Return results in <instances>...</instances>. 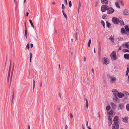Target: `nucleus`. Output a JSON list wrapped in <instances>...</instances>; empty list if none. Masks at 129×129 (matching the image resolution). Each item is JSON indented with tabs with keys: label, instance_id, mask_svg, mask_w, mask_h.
<instances>
[{
	"label": "nucleus",
	"instance_id": "1",
	"mask_svg": "<svg viewBox=\"0 0 129 129\" xmlns=\"http://www.w3.org/2000/svg\"><path fill=\"white\" fill-rule=\"evenodd\" d=\"M112 92L115 97L117 98H121L124 96V94L119 92L117 90L114 89L112 90Z\"/></svg>",
	"mask_w": 129,
	"mask_h": 129
},
{
	"label": "nucleus",
	"instance_id": "2",
	"mask_svg": "<svg viewBox=\"0 0 129 129\" xmlns=\"http://www.w3.org/2000/svg\"><path fill=\"white\" fill-rule=\"evenodd\" d=\"M113 22L115 24H117L120 23L121 25H124L123 20L120 18H118L115 17H114L112 18Z\"/></svg>",
	"mask_w": 129,
	"mask_h": 129
},
{
	"label": "nucleus",
	"instance_id": "3",
	"mask_svg": "<svg viewBox=\"0 0 129 129\" xmlns=\"http://www.w3.org/2000/svg\"><path fill=\"white\" fill-rule=\"evenodd\" d=\"M110 56L112 60H116L117 57L116 56L115 51H112L110 55Z\"/></svg>",
	"mask_w": 129,
	"mask_h": 129
},
{
	"label": "nucleus",
	"instance_id": "4",
	"mask_svg": "<svg viewBox=\"0 0 129 129\" xmlns=\"http://www.w3.org/2000/svg\"><path fill=\"white\" fill-rule=\"evenodd\" d=\"M102 63L103 64L107 65L109 63V61L106 57H104L102 59Z\"/></svg>",
	"mask_w": 129,
	"mask_h": 129
},
{
	"label": "nucleus",
	"instance_id": "5",
	"mask_svg": "<svg viewBox=\"0 0 129 129\" xmlns=\"http://www.w3.org/2000/svg\"><path fill=\"white\" fill-rule=\"evenodd\" d=\"M107 13L108 14H110L112 13L114 11V10L112 7H110L108 8L107 10Z\"/></svg>",
	"mask_w": 129,
	"mask_h": 129
},
{
	"label": "nucleus",
	"instance_id": "6",
	"mask_svg": "<svg viewBox=\"0 0 129 129\" xmlns=\"http://www.w3.org/2000/svg\"><path fill=\"white\" fill-rule=\"evenodd\" d=\"M108 8V6L106 5H104L101 6V10L102 12H104L107 10Z\"/></svg>",
	"mask_w": 129,
	"mask_h": 129
},
{
	"label": "nucleus",
	"instance_id": "7",
	"mask_svg": "<svg viewBox=\"0 0 129 129\" xmlns=\"http://www.w3.org/2000/svg\"><path fill=\"white\" fill-rule=\"evenodd\" d=\"M109 79L111 82L113 83L115 82L116 78L113 76H110Z\"/></svg>",
	"mask_w": 129,
	"mask_h": 129
},
{
	"label": "nucleus",
	"instance_id": "8",
	"mask_svg": "<svg viewBox=\"0 0 129 129\" xmlns=\"http://www.w3.org/2000/svg\"><path fill=\"white\" fill-rule=\"evenodd\" d=\"M121 47L129 49V42L123 43Z\"/></svg>",
	"mask_w": 129,
	"mask_h": 129
},
{
	"label": "nucleus",
	"instance_id": "9",
	"mask_svg": "<svg viewBox=\"0 0 129 129\" xmlns=\"http://www.w3.org/2000/svg\"><path fill=\"white\" fill-rule=\"evenodd\" d=\"M119 126L118 123H115L112 124V129H118Z\"/></svg>",
	"mask_w": 129,
	"mask_h": 129
},
{
	"label": "nucleus",
	"instance_id": "10",
	"mask_svg": "<svg viewBox=\"0 0 129 129\" xmlns=\"http://www.w3.org/2000/svg\"><path fill=\"white\" fill-rule=\"evenodd\" d=\"M108 125L109 126H110L112 124V118H111V116L109 115L108 116Z\"/></svg>",
	"mask_w": 129,
	"mask_h": 129
},
{
	"label": "nucleus",
	"instance_id": "11",
	"mask_svg": "<svg viewBox=\"0 0 129 129\" xmlns=\"http://www.w3.org/2000/svg\"><path fill=\"white\" fill-rule=\"evenodd\" d=\"M118 117L117 116H115L113 119L114 123H113L115 124V123H118Z\"/></svg>",
	"mask_w": 129,
	"mask_h": 129
},
{
	"label": "nucleus",
	"instance_id": "12",
	"mask_svg": "<svg viewBox=\"0 0 129 129\" xmlns=\"http://www.w3.org/2000/svg\"><path fill=\"white\" fill-rule=\"evenodd\" d=\"M123 14L125 15H129V11L127 9H125L123 12Z\"/></svg>",
	"mask_w": 129,
	"mask_h": 129
},
{
	"label": "nucleus",
	"instance_id": "13",
	"mask_svg": "<svg viewBox=\"0 0 129 129\" xmlns=\"http://www.w3.org/2000/svg\"><path fill=\"white\" fill-rule=\"evenodd\" d=\"M123 120L124 122L127 123L128 122V118L127 117H125L123 119Z\"/></svg>",
	"mask_w": 129,
	"mask_h": 129
},
{
	"label": "nucleus",
	"instance_id": "14",
	"mask_svg": "<svg viewBox=\"0 0 129 129\" xmlns=\"http://www.w3.org/2000/svg\"><path fill=\"white\" fill-rule=\"evenodd\" d=\"M108 1L107 0H101V3L103 4H108Z\"/></svg>",
	"mask_w": 129,
	"mask_h": 129
},
{
	"label": "nucleus",
	"instance_id": "15",
	"mask_svg": "<svg viewBox=\"0 0 129 129\" xmlns=\"http://www.w3.org/2000/svg\"><path fill=\"white\" fill-rule=\"evenodd\" d=\"M109 39L112 42H114V38L113 36H111L109 38Z\"/></svg>",
	"mask_w": 129,
	"mask_h": 129
},
{
	"label": "nucleus",
	"instance_id": "16",
	"mask_svg": "<svg viewBox=\"0 0 129 129\" xmlns=\"http://www.w3.org/2000/svg\"><path fill=\"white\" fill-rule=\"evenodd\" d=\"M85 101L86 102L85 103V105L86 107L87 108H88V101L87 99H85Z\"/></svg>",
	"mask_w": 129,
	"mask_h": 129
},
{
	"label": "nucleus",
	"instance_id": "17",
	"mask_svg": "<svg viewBox=\"0 0 129 129\" xmlns=\"http://www.w3.org/2000/svg\"><path fill=\"white\" fill-rule=\"evenodd\" d=\"M124 57L125 58L129 59V54H126L124 55Z\"/></svg>",
	"mask_w": 129,
	"mask_h": 129
},
{
	"label": "nucleus",
	"instance_id": "18",
	"mask_svg": "<svg viewBox=\"0 0 129 129\" xmlns=\"http://www.w3.org/2000/svg\"><path fill=\"white\" fill-rule=\"evenodd\" d=\"M125 28L126 31L129 33V28H128V26L127 25H126L125 26Z\"/></svg>",
	"mask_w": 129,
	"mask_h": 129
},
{
	"label": "nucleus",
	"instance_id": "19",
	"mask_svg": "<svg viewBox=\"0 0 129 129\" xmlns=\"http://www.w3.org/2000/svg\"><path fill=\"white\" fill-rule=\"evenodd\" d=\"M10 68H11V65L10 66V68L9 69V71L8 72V81H9V76L10 75Z\"/></svg>",
	"mask_w": 129,
	"mask_h": 129
},
{
	"label": "nucleus",
	"instance_id": "20",
	"mask_svg": "<svg viewBox=\"0 0 129 129\" xmlns=\"http://www.w3.org/2000/svg\"><path fill=\"white\" fill-rule=\"evenodd\" d=\"M62 12L64 17H65L66 19H67V17L66 15L64 13V10H62Z\"/></svg>",
	"mask_w": 129,
	"mask_h": 129
},
{
	"label": "nucleus",
	"instance_id": "21",
	"mask_svg": "<svg viewBox=\"0 0 129 129\" xmlns=\"http://www.w3.org/2000/svg\"><path fill=\"white\" fill-rule=\"evenodd\" d=\"M113 111L112 110H111L109 112H108V111L107 113H108V115H112L113 114Z\"/></svg>",
	"mask_w": 129,
	"mask_h": 129
},
{
	"label": "nucleus",
	"instance_id": "22",
	"mask_svg": "<svg viewBox=\"0 0 129 129\" xmlns=\"http://www.w3.org/2000/svg\"><path fill=\"white\" fill-rule=\"evenodd\" d=\"M121 33L122 34H125L126 33L124 29L123 28H122L121 29Z\"/></svg>",
	"mask_w": 129,
	"mask_h": 129
},
{
	"label": "nucleus",
	"instance_id": "23",
	"mask_svg": "<svg viewBox=\"0 0 129 129\" xmlns=\"http://www.w3.org/2000/svg\"><path fill=\"white\" fill-rule=\"evenodd\" d=\"M29 21L30 23V24H31V25L32 27H33V28H34V25L33 23L32 20L31 19H30L29 20Z\"/></svg>",
	"mask_w": 129,
	"mask_h": 129
},
{
	"label": "nucleus",
	"instance_id": "24",
	"mask_svg": "<svg viewBox=\"0 0 129 129\" xmlns=\"http://www.w3.org/2000/svg\"><path fill=\"white\" fill-rule=\"evenodd\" d=\"M81 6V2L80 1H79V3H78V13L79 12V9L80 8Z\"/></svg>",
	"mask_w": 129,
	"mask_h": 129
},
{
	"label": "nucleus",
	"instance_id": "25",
	"mask_svg": "<svg viewBox=\"0 0 129 129\" xmlns=\"http://www.w3.org/2000/svg\"><path fill=\"white\" fill-rule=\"evenodd\" d=\"M101 24L103 25V27L105 28V25L104 21L102 20L101 21Z\"/></svg>",
	"mask_w": 129,
	"mask_h": 129
},
{
	"label": "nucleus",
	"instance_id": "26",
	"mask_svg": "<svg viewBox=\"0 0 129 129\" xmlns=\"http://www.w3.org/2000/svg\"><path fill=\"white\" fill-rule=\"evenodd\" d=\"M124 105L123 104H120L119 106V107L121 109H122Z\"/></svg>",
	"mask_w": 129,
	"mask_h": 129
},
{
	"label": "nucleus",
	"instance_id": "27",
	"mask_svg": "<svg viewBox=\"0 0 129 129\" xmlns=\"http://www.w3.org/2000/svg\"><path fill=\"white\" fill-rule=\"evenodd\" d=\"M115 5L117 7L119 8H120V6L119 5V4L118 2H116L115 3Z\"/></svg>",
	"mask_w": 129,
	"mask_h": 129
},
{
	"label": "nucleus",
	"instance_id": "28",
	"mask_svg": "<svg viewBox=\"0 0 129 129\" xmlns=\"http://www.w3.org/2000/svg\"><path fill=\"white\" fill-rule=\"evenodd\" d=\"M111 108L109 106H107L106 107V109L108 111Z\"/></svg>",
	"mask_w": 129,
	"mask_h": 129
},
{
	"label": "nucleus",
	"instance_id": "29",
	"mask_svg": "<svg viewBox=\"0 0 129 129\" xmlns=\"http://www.w3.org/2000/svg\"><path fill=\"white\" fill-rule=\"evenodd\" d=\"M111 25L109 23L108 21L106 22V26L108 27H109Z\"/></svg>",
	"mask_w": 129,
	"mask_h": 129
},
{
	"label": "nucleus",
	"instance_id": "30",
	"mask_svg": "<svg viewBox=\"0 0 129 129\" xmlns=\"http://www.w3.org/2000/svg\"><path fill=\"white\" fill-rule=\"evenodd\" d=\"M123 51L124 52H128L129 53V50L127 49H124L123 50Z\"/></svg>",
	"mask_w": 129,
	"mask_h": 129
},
{
	"label": "nucleus",
	"instance_id": "31",
	"mask_svg": "<svg viewBox=\"0 0 129 129\" xmlns=\"http://www.w3.org/2000/svg\"><path fill=\"white\" fill-rule=\"evenodd\" d=\"M35 86V80H33V91H34V88Z\"/></svg>",
	"mask_w": 129,
	"mask_h": 129
},
{
	"label": "nucleus",
	"instance_id": "32",
	"mask_svg": "<svg viewBox=\"0 0 129 129\" xmlns=\"http://www.w3.org/2000/svg\"><path fill=\"white\" fill-rule=\"evenodd\" d=\"M126 108L127 110L129 111V104H127L126 106Z\"/></svg>",
	"mask_w": 129,
	"mask_h": 129
},
{
	"label": "nucleus",
	"instance_id": "33",
	"mask_svg": "<svg viewBox=\"0 0 129 129\" xmlns=\"http://www.w3.org/2000/svg\"><path fill=\"white\" fill-rule=\"evenodd\" d=\"M91 39H90L89 40V41L88 43V46L89 47H90V45L91 44Z\"/></svg>",
	"mask_w": 129,
	"mask_h": 129
},
{
	"label": "nucleus",
	"instance_id": "34",
	"mask_svg": "<svg viewBox=\"0 0 129 129\" xmlns=\"http://www.w3.org/2000/svg\"><path fill=\"white\" fill-rule=\"evenodd\" d=\"M69 6L70 7H71L72 6V3L71 1H70L69 2Z\"/></svg>",
	"mask_w": 129,
	"mask_h": 129
},
{
	"label": "nucleus",
	"instance_id": "35",
	"mask_svg": "<svg viewBox=\"0 0 129 129\" xmlns=\"http://www.w3.org/2000/svg\"><path fill=\"white\" fill-rule=\"evenodd\" d=\"M106 16V14H104L102 16V18L103 19H105Z\"/></svg>",
	"mask_w": 129,
	"mask_h": 129
},
{
	"label": "nucleus",
	"instance_id": "36",
	"mask_svg": "<svg viewBox=\"0 0 129 129\" xmlns=\"http://www.w3.org/2000/svg\"><path fill=\"white\" fill-rule=\"evenodd\" d=\"M26 49H27L29 50V45L28 44L27 45L26 47Z\"/></svg>",
	"mask_w": 129,
	"mask_h": 129
},
{
	"label": "nucleus",
	"instance_id": "37",
	"mask_svg": "<svg viewBox=\"0 0 129 129\" xmlns=\"http://www.w3.org/2000/svg\"><path fill=\"white\" fill-rule=\"evenodd\" d=\"M27 29H26L25 30V37L26 39H27Z\"/></svg>",
	"mask_w": 129,
	"mask_h": 129
},
{
	"label": "nucleus",
	"instance_id": "38",
	"mask_svg": "<svg viewBox=\"0 0 129 129\" xmlns=\"http://www.w3.org/2000/svg\"><path fill=\"white\" fill-rule=\"evenodd\" d=\"M62 8L63 10L65 9V6L63 4L62 5Z\"/></svg>",
	"mask_w": 129,
	"mask_h": 129
},
{
	"label": "nucleus",
	"instance_id": "39",
	"mask_svg": "<svg viewBox=\"0 0 129 129\" xmlns=\"http://www.w3.org/2000/svg\"><path fill=\"white\" fill-rule=\"evenodd\" d=\"M32 57V53H30V59H31H31Z\"/></svg>",
	"mask_w": 129,
	"mask_h": 129
},
{
	"label": "nucleus",
	"instance_id": "40",
	"mask_svg": "<svg viewBox=\"0 0 129 129\" xmlns=\"http://www.w3.org/2000/svg\"><path fill=\"white\" fill-rule=\"evenodd\" d=\"M70 118L71 119H72L73 118V116L72 115V114L71 113H70Z\"/></svg>",
	"mask_w": 129,
	"mask_h": 129
},
{
	"label": "nucleus",
	"instance_id": "41",
	"mask_svg": "<svg viewBox=\"0 0 129 129\" xmlns=\"http://www.w3.org/2000/svg\"><path fill=\"white\" fill-rule=\"evenodd\" d=\"M86 126L87 127H89L88 125V122L87 121H86Z\"/></svg>",
	"mask_w": 129,
	"mask_h": 129
},
{
	"label": "nucleus",
	"instance_id": "42",
	"mask_svg": "<svg viewBox=\"0 0 129 129\" xmlns=\"http://www.w3.org/2000/svg\"><path fill=\"white\" fill-rule=\"evenodd\" d=\"M75 37L76 40L77 39V33H76L75 35Z\"/></svg>",
	"mask_w": 129,
	"mask_h": 129
},
{
	"label": "nucleus",
	"instance_id": "43",
	"mask_svg": "<svg viewBox=\"0 0 129 129\" xmlns=\"http://www.w3.org/2000/svg\"><path fill=\"white\" fill-rule=\"evenodd\" d=\"M12 97H13V98L12 99V100H11L12 104V102H13V99H14V94L12 95Z\"/></svg>",
	"mask_w": 129,
	"mask_h": 129
},
{
	"label": "nucleus",
	"instance_id": "44",
	"mask_svg": "<svg viewBox=\"0 0 129 129\" xmlns=\"http://www.w3.org/2000/svg\"><path fill=\"white\" fill-rule=\"evenodd\" d=\"M119 2L121 3L122 4V5L123 6L124 5L122 3V0H120V1Z\"/></svg>",
	"mask_w": 129,
	"mask_h": 129
},
{
	"label": "nucleus",
	"instance_id": "45",
	"mask_svg": "<svg viewBox=\"0 0 129 129\" xmlns=\"http://www.w3.org/2000/svg\"><path fill=\"white\" fill-rule=\"evenodd\" d=\"M83 60L84 61H85L86 60V58L85 57H83Z\"/></svg>",
	"mask_w": 129,
	"mask_h": 129
},
{
	"label": "nucleus",
	"instance_id": "46",
	"mask_svg": "<svg viewBox=\"0 0 129 129\" xmlns=\"http://www.w3.org/2000/svg\"><path fill=\"white\" fill-rule=\"evenodd\" d=\"M64 2L65 4L66 5H67L68 4L67 0H64Z\"/></svg>",
	"mask_w": 129,
	"mask_h": 129
},
{
	"label": "nucleus",
	"instance_id": "47",
	"mask_svg": "<svg viewBox=\"0 0 129 129\" xmlns=\"http://www.w3.org/2000/svg\"><path fill=\"white\" fill-rule=\"evenodd\" d=\"M91 71L93 74H94V70L93 68H92Z\"/></svg>",
	"mask_w": 129,
	"mask_h": 129
},
{
	"label": "nucleus",
	"instance_id": "48",
	"mask_svg": "<svg viewBox=\"0 0 129 129\" xmlns=\"http://www.w3.org/2000/svg\"><path fill=\"white\" fill-rule=\"evenodd\" d=\"M129 72V69H127V70L126 71V73H128Z\"/></svg>",
	"mask_w": 129,
	"mask_h": 129
},
{
	"label": "nucleus",
	"instance_id": "49",
	"mask_svg": "<svg viewBox=\"0 0 129 129\" xmlns=\"http://www.w3.org/2000/svg\"><path fill=\"white\" fill-rule=\"evenodd\" d=\"M100 51H101V50H98V53H99V54H100Z\"/></svg>",
	"mask_w": 129,
	"mask_h": 129
},
{
	"label": "nucleus",
	"instance_id": "50",
	"mask_svg": "<svg viewBox=\"0 0 129 129\" xmlns=\"http://www.w3.org/2000/svg\"><path fill=\"white\" fill-rule=\"evenodd\" d=\"M121 46H120L119 47V50H121Z\"/></svg>",
	"mask_w": 129,
	"mask_h": 129
},
{
	"label": "nucleus",
	"instance_id": "51",
	"mask_svg": "<svg viewBox=\"0 0 129 129\" xmlns=\"http://www.w3.org/2000/svg\"><path fill=\"white\" fill-rule=\"evenodd\" d=\"M98 116L99 117V118L100 119V115L99 114H98Z\"/></svg>",
	"mask_w": 129,
	"mask_h": 129
},
{
	"label": "nucleus",
	"instance_id": "52",
	"mask_svg": "<svg viewBox=\"0 0 129 129\" xmlns=\"http://www.w3.org/2000/svg\"><path fill=\"white\" fill-rule=\"evenodd\" d=\"M29 13L28 12H26V16H27L28 15Z\"/></svg>",
	"mask_w": 129,
	"mask_h": 129
},
{
	"label": "nucleus",
	"instance_id": "53",
	"mask_svg": "<svg viewBox=\"0 0 129 129\" xmlns=\"http://www.w3.org/2000/svg\"><path fill=\"white\" fill-rule=\"evenodd\" d=\"M68 126L67 125H65V129H67L68 128Z\"/></svg>",
	"mask_w": 129,
	"mask_h": 129
},
{
	"label": "nucleus",
	"instance_id": "54",
	"mask_svg": "<svg viewBox=\"0 0 129 129\" xmlns=\"http://www.w3.org/2000/svg\"><path fill=\"white\" fill-rule=\"evenodd\" d=\"M58 110L59 111V112H60V108H58Z\"/></svg>",
	"mask_w": 129,
	"mask_h": 129
},
{
	"label": "nucleus",
	"instance_id": "55",
	"mask_svg": "<svg viewBox=\"0 0 129 129\" xmlns=\"http://www.w3.org/2000/svg\"><path fill=\"white\" fill-rule=\"evenodd\" d=\"M30 46L31 48H32L33 47V45L32 43L30 44Z\"/></svg>",
	"mask_w": 129,
	"mask_h": 129
},
{
	"label": "nucleus",
	"instance_id": "56",
	"mask_svg": "<svg viewBox=\"0 0 129 129\" xmlns=\"http://www.w3.org/2000/svg\"><path fill=\"white\" fill-rule=\"evenodd\" d=\"M127 69H129V64H128L127 66Z\"/></svg>",
	"mask_w": 129,
	"mask_h": 129
},
{
	"label": "nucleus",
	"instance_id": "57",
	"mask_svg": "<svg viewBox=\"0 0 129 129\" xmlns=\"http://www.w3.org/2000/svg\"><path fill=\"white\" fill-rule=\"evenodd\" d=\"M128 83H129V76H128Z\"/></svg>",
	"mask_w": 129,
	"mask_h": 129
},
{
	"label": "nucleus",
	"instance_id": "58",
	"mask_svg": "<svg viewBox=\"0 0 129 129\" xmlns=\"http://www.w3.org/2000/svg\"><path fill=\"white\" fill-rule=\"evenodd\" d=\"M42 83H41L40 84V87H42Z\"/></svg>",
	"mask_w": 129,
	"mask_h": 129
},
{
	"label": "nucleus",
	"instance_id": "59",
	"mask_svg": "<svg viewBox=\"0 0 129 129\" xmlns=\"http://www.w3.org/2000/svg\"><path fill=\"white\" fill-rule=\"evenodd\" d=\"M95 7H97V2L96 4H95Z\"/></svg>",
	"mask_w": 129,
	"mask_h": 129
},
{
	"label": "nucleus",
	"instance_id": "60",
	"mask_svg": "<svg viewBox=\"0 0 129 129\" xmlns=\"http://www.w3.org/2000/svg\"><path fill=\"white\" fill-rule=\"evenodd\" d=\"M28 129H30V126L29 125L28 127Z\"/></svg>",
	"mask_w": 129,
	"mask_h": 129
},
{
	"label": "nucleus",
	"instance_id": "61",
	"mask_svg": "<svg viewBox=\"0 0 129 129\" xmlns=\"http://www.w3.org/2000/svg\"><path fill=\"white\" fill-rule=\"evenodd\" d=\"M14 2L15 3H16L17 2L15 0H14Z\"/></svg>",
	"mask_w": 129,
	"mask_h": 129
},
{
	"label": "nucleus",
	"instance_id": "62",
	"mask_svg": "<svg viewBox=\"0 0 129 129\" xmlns=\"http://www.w3.org/2000/svg\"><path fill=\"white\" fill-rule=\"evenodd\" d=\"M52 4H55V2H53L52 3Z\"/></svg>",
	"mask_w": 129,
	"mask_h": 129
},
{
	"label": "nucleus",
	"instance_id": "63",
	"mask_svg": "<svg viewBox=\"0 0 129 129\" xmlns=\"http://www.w3.org/2000/svg\"><path fill=\"white\" fill-rule=\"evenodd\" d=\"M101 47L100 46H99V50H100Z\"/></svg>",
	"mask_w": 129,
	"mask_h": 129
},
{
	"label": "nucleus",
	"instance_id": "64",
	"mask_svg": "<svg viewBox=\"0 0 129 129\" xmlns=\"http://www.w3.org/2000/svg\"><path fill=\"white\" fill-rule=\"evenodd\" d=\"M94 53H95L96 52H95V49H94Z\"/></svg>",
	"mask_w": 129,
	"mask_h": 129
}]
</instances>
